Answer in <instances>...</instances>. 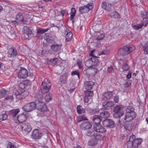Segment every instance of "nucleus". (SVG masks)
<instances>
[{
	"label": "nucleus",
	"instance_id": "obj_1",
	"mask_svg": "<svg viewBox=\"0 0 148 148\" xmlns=\"http://www.w3.org/2000/svg\"><path fill=\"white\" fill-rule=\"evenodd\" d=\"M142 141V139H135V136L133 135L130 136L129 140L126 143L127 147L128 148H138Z\"/></svg>",
	"mask_w": 148,
	"mask_h": 148
},
{
	"label": "nucleus",
	"instance_id": "obj_2",
	"mask_svg": "<svg viewBox=\"0 0 148 148\" xmlns=\"http://www.w3.org/2000/svg\"><path fill=\"white\" fill-rule=\"evenodd\" d=\"M134 109L132 106H128L126 110L125 120L126 122H130L136 117Z\"/></svg>",
	"mask_w": 148,
	"mask_h": 148
},
{
	"label": "nucleus",
	"instance_id": "obj_3",
	"mask_svg": "<svg viewBox=\"0 0 148 148\" xmlns=\"http://www.w3.org/2000/svg\"><path fill=\"white\" fill-rule=\"evenodd\" d=\"M51 86V84L49 79L45 78L41 86L40 90L42 93L44 94L48 92Z\"/></svg>",
	"mask_w": 148,
	"mask_h": 148
},
{
	"label": "nucleus",
	"instance_id": "obj_4",
	"mask_svg": "<svg viewBox=\"0 0 148 148\" xmlns=\"http://www.w3.org/2000/svg\"><path fill=\"white\" fill-rule=\"evenodd\" d=\"M36 99V108L42 113H44L45 112L49 111V109L47 108L45 103L42 101L39 100V99Z\"/></svg>",
	"mask_w": 148,
	"mask_h": 148
},
{
	"label": "nucleus",
	"instance_id": "obj_5",
	"mask_svg": "<svg viewBox=\"0 0 148 148\" xmlns=\"http://www.w3.org/2000/svg\"><path fill=\"white\" fill-rule=\"evenodd\" d=\"M124 106L122 105L116 106L113 108V111L114 113L113 116L116 118L120 117L124 114L123 109Z\"/></svg>",
	"mask_w": 148,
	"mask_h": 148
},
{
	"label": "nucleus",
	"instance_id": "obj_6",
	"mask_svg": "<svg viewBox=\"0 0 148 148\" xmlns=\"http://www.w3.org/2000/svg\"><path fill=\"white\" fill-rule=\"evenodd\" d=\"M135 49V47L134 45L129 46L128 47L125 46L122 49H120L118 52L119 53H120L121 55L124 56L133 52Z\"/></svg>",
	"mask_w": 148,
	"mask_h": 148
},
{
	"label": "nucleus",
	"instance_id": "obj_7",
	"mask_svg": "<svg viewBox=\"0 0 148 148\" xmlns=\"http://www.w3.org/2000/svg\"><path fill=\"white\" fill-rule=\"evenodd\" d=\"M51 95L50 94L43 95L38 94L36 95L35 98H37V99H39V100L42 101L44 103H47L51 100Z\"/></svg>",
	"mask_w": 148,
	"mask_h": 148
},
{
	"label": "nucleus",
	"instance_id": "obj_8",
	"mask_svg": "<svg viewBox=\"0 0 148 148\" xmlns=\"http://www.w3.org/2000/svg\"><path fill=\"white\" fill-rule=\"evenodd\" d=\"M36 106V101L35 102H32L29 103L25 105L23 108L25 112H28L34 110Z\"/></svg>",
	"mask_w": 148,
	"mask_h": 148
},
{
	"label": "nucleus",
	"instance_id": "obj_9",
	"mask_svg": "<svg viewBox=\"0 0 148 148\" xmlns=\"http://www.w3.org/2000/svg\"><path fill=\"white\" fill-rule=\"evenodd\" d=\"M93 8V6L91 3H89L86 5L82 6L79 8V12L81 14L87 12Z\"/></svg>",
	"mask_w": 148,
	"mask_h": 148
},
{
	"label": "nucleus",
	"instance_id": "obj_10",
	"mask_svg": "<svg viewBox=\"0 0 148 148\" xmlns=\"http://www.w3.org/2000/svg\"><path fill=\"white\" fill-rule=\"evenodd\" d=\"M29 116V113L27 112H24L22 114H19L17 117V119L19 123H23L27 119Z\"/></svg>",
	"mask_w": 148,
	"mask_h": 148
},
{
	"label": "nucleus",
	"instance_id": "obj_11",
	"mask_svg": "<svg viewBox=\"0 0 148 148\" xmlns=\"http://www.w3.org/2000/svg\"><path fill=\"white\" fill-rule=\"evenodd\" d=\"M15 93V97L17 99H24L27 95V92L25 90H17Z\"/></svg>",
	"mask_w": 148,
	"mask_h": 148
},
{
	"label": "nucleus",
	"instance_id": "obj_12",
	"mask_svg": "<svg viewBox=\"0 0 148 148\" xmlns=\"http://www.w3.org/2000/svg\"><path fill=\"white\" fill-rule=\"evenodd\" d=\"M28 74V72L26 69L22 68L18 73V77L20 79H25L27 77Z\"/></svg>",
	"mask_w": 148,
	"mask_h": 148
},
{
	"label": "nucleus",
	"instance_id": "obj_13",
	"mask_svg": "<svg viewBox=\"0 0 148 148\" xmlns=\"http://www.w3.org/2000/svg\"><path fill=\"white\" fill-rule=\"evenodd\" d=\"M42 135V134L37 129H34L32 132V136L33 139H39Z\"/></svg>",
	"mask_w": 148,
	"mask_h": 148
},
{
	"label": "nucleus",
	"instance_id": "obj_14",
	"mask_svg": "<svg viewBox=\"0 0 148 148\" xmlns=\"http://www.w3.org/2000/svg\"><path fill=\"white\" fill-rule=\"evenodd\" d=\"M141 15L143 18L142 22L145 24V27H146L148 25V11H141Z\"/></svg>",
	"mask_w": 148,
	"mask_h": 148
},
{
	"label": "nucleus",
	"instance_id": "obj_15",
	"mask_svg": "<svg viewBox=\"0 0 148 148\" xmlns=\"http://www.w3.org/2000/svg\"><path fill=\"white\" fill-rule=\"evenodd\" d=\"M102 123L105 127L112 128L114 126V122L110 119H105L103 121Z\"/></svg>",
	"mask_w": 148,
	"mask_h": 148
},
{
	"label": "nucleus",
	"instance_id": "obj_16",
	"mask_svg": "<svg viewBox=\"0 0 148 148\" xmlns=\"http://www.w3.org/2000/svg\"><path fill=\"white\" fill-rule=\"evenodd\" d=\"M92 125L89 122H83L80 125V127L82 130H85L91 128Z\"/></svg>",
	"mask_w": 148,
	"mask_h": 148
},
{
	"label": "nucleus",
	"instance_id": "obj_17",
	"mask_svg": "<svg viewBox=\"0 0 148 148\" xmlns=\"http://www.w3.org/2000/svg\"><path fill=\"white\" fill-rule=\"evenodd\" d=\"M22 130L25 132H30L32 130V126L29 123H25L23 124L21 127Z\"/></svg>",
	"mask_w": 148,
	"mask_h": 148
},
{
	"label": "nucleus",
	"instance_id": "obj_18",
	"mask_svg": "<svg viewBox=\"0 0 148 148\" xmlns=\"http://www.w3.org/2000/svg\"><path fill=\"white\" fill-rule=\"evenodd\" d=\"M113 96L112 92L110 91L105 92L102 95V99L105 101L110 99L112 98Z\"/></svg>",
	"mask_w": 148,
	"mask_h": 148
},
{
	"label": "nucleus",
	"instance_id": "obj_19",
	"mask_svg": "<svg viewBox=\"0 0 148 148\" xmlns=\"http://www.w3.org/2000/svg\"><path fill=\"white\" fill-rule=\"evenodd\" d=\"M94 130L97 132L102 133L106 131V129L100 124H95L94 126Z\"/></svg>",
	"mask_w": 148,
	"mask_h": 148
},
{
	"label": "nucleus",
	"instance_id": "obj_20",
	"mask_svg": "<svg viewBox=\"0 0 148 148\" xmlns=\"http://www.w3.org/2000/svg\"><path fill=\"white\" fill-rule=\"evenodd\" d=\"M8 56L9 58L14 57L17 55L16 50L14 47H11L8 50Z\"/></svg>",
	"mask_w": 148,
	"mask_h": 148
},
{
	"label": "nucleus",
	"instance_id": "obj_21",
	"mask_svg": "<svg viewBox=\"0 0 148 148\" xmlns=\"http://www.w3.org/2000/svg\"><path fill=\"white\" fill-rule=\"evenodd\" d=\"M24 32L27 35L28 37V39H30L33 36L31 29L27 26L24 27Z\"/></svg>",
	"mask_w": 148,
	"mask_h": 148
},
{
	"label": "nucleus",
	"instance_id": "obj_22",
	"mask_svg": "<svg viewBox=\"0 0 148 148\" xmlns=\"http://www.w3.org/2000/svg\"><path fill=\"white\" fill-rule=\"evenodd\" d=\"M95 84V82L92 81L86 82L85 83L86 89L87 90H91Z\"/></svg>",
	"mask_w": 148,
	"mask_h": 148
},
{
	"label": "nucleus",
	"instance_id": "obj_23",
	"mask_svg": "<svg viewBox=\"0 0 148 148\" xmlns=\"http://www.w3.org/2000/svg\"><path fill=\"white\" fill-rule=\"evenodd\" d=\"M64 33L66 34V40L67 42L70 41L73 37V34L71 32H70L68 29L66 30L65 31Z\"/></svg>",
	"mask_w": 148,
	"mask_h": 148
},
{
	"label": "nucleus",
	"instance_id": "obj_24",
	"mask_svg": "<svg viewBox=\"0 0 148 148\" xmlns=\"http://www.w3.org/2000/svg\"><path fill=\"white\" fill-rule=\"evenodd\" d=\"M123 63L122 66V68L123 71H128L130 68L128 64V61L126 59L123 60Z\"/></svg>",
	"mask_w": 148,
	"mask_h": 148
},
{
	"label": "nucleus",
	"instance_id": "obj_25",
	"mask_svg": "<svg viewBox=\"0 0 148 148\" xmlns=\"http://www.w3.org/2000/svg\"><path fill=\"white\" fill-rule=\"evenodd\" d=\"M112 5L110 4L106 3V2H103L101 6L102 8L108 11H110Z\"/></svg>",
	"mask_w": 148,
	"mask_h": 148
},
{
	"label": "nucleus",
	"instance_id": "obj_26",
	"mask_svg": "<svg viewBox=\"0 0 148 148\" xmlns=\"http://www.w3.org/2000/svg\"><path fill=\"white\" fill-rule=\"evenodd\" d=\"M62 46V44L52 45L51 46V49L52 51L56 52L60 50Z\"/></svg>",
	"mask_w": 148,
	"mask_h": 148
},
{
	"label": "nucleus",
	"instance_id": "obj_27",
	"mask_svg": "<svg viewBox=\"0 0 148 148\" xmlns=\"http://www.w3.org/2000/svg\"><path fill=\"white\" fill-rule=\"evenodd\" d=\"M58 60L57 58H55L50 59L49 60H48L47 61V63L48 64L54 66L57 64Z\"/></svg>",
	"mask_w": 148,
	"mask_h": 148
},
{
	"label": "nucleus",
	"instance_id": "obj_28",
	"mask_svg": "<svg viewBox=\"0 0 148 148\" xmlns=\"http://www.w3.org/2000/svg\"><path fill=\"white\" fill-rule=\"evenodd\" d=\"M20 110L19 108L13 109L10 111L9 114L11 116L14 117L20 112Z\"/></svg>",
	"mask_w": 148,
	"mask_h": 148
},
{
	"label": "nucleus",
	"instance_id": "obj_29",
	"mask_svg": "<svg viewBox=\"0 0 148 148\" xmlns=\"http://www.w3.org/2000/svg\"><path fill=\"white\" fill-rule=\"evenodd\" d=\"M98 143V141L95 138H92L90 139L88 142V144L89 146H94L97 145Z\"/></svg>",
	"mask_w": 148,
	"mask_h": 148
},
{
	"label": "nucleus",
	"instance_id": "obj_30",
	"mask_svg": "<svg viewBox=\"0 0 148 148\" xmlns=\"http://www.w3.org/2000/svg\"><path fill=\"white\" fill-rule=\"evenodd\" d=\"M102 120L99 115H95L93 117V121L95 124H100V122Z\"/></svg>",
	"mask_w": 148,
	"mask_h": 148
},
{
	"label": "nucleus",
	"instance_id": "obj_31",
	"mask_svg": "<svg viewBox=\"0 0 148 148\" xmlns=\"http://www.w3.org/2000/svg\"><path fill=\"white\" fill-rule=\"evenodd\" d=\"M99 57H97L95 56H93L90 59L92 61V64L93 66H95L98 65L99 64V61L98 58Z\"/></svg>",
	"mask_w": 148,
	"mask_h": 148
},
{
	"label": "nucleus",
	"instance_id": "obj_32",
	"mask_svg": "<svg viewBox=\"0 0 148 148\" xmlns=\"http://www.w3.org/2000/svg\"><path fill=\"white\" fill-rule=\"evenodd\" d=\"M8 115L5 112L3 111L0 113V121L1 122L7 119L8 118Z\"/></svg>",
	"mask_w": 148,
	"mask_h": 148
},
{
	"label": "nucleus",
	"instance_id": "obj_33",
	"mask_svg": "<svg viewBox=\"0 0 148 148\" xmlns=\"http://www.w3.org/2000/svg\"><path fill=\"white\" fill-rule=\"evenodd\" d=\"M114 105V103L112 101H108L103 104V106L106 109H108V108L113 107Z\"/></svg>",
	"mask_w": 148,
	"mask_h": 148
},
{
	"label": "nucleus",
	"instance_id": "obj_34",
	"mask_svg": "<svg viewBox=\"0 0 148 148\" xmlns=\"http://www.w3.org/2000/svg\"><path fill=\"white\" fill-rule=\"evenodd\" d=\"M76 119L77 123H79L83 120H88L87 117L84 114L78 116Z\"/></svg>",
	"mask_w": 148,
	"mask_h": 148
},
{
	"label": "nucleus",
	"instance_id": "obj_35",
	"mask_svg": "<svg viewBox=\"0 0 148 148\" xmlns=\"http://www.w3.org/2000/svg\"><path fill=\"white\" fill-rule=\"evenodd\" d=\"M110 116L109 113L107 111H104L100 113V116L102 119L103 118H106Z\"/></svg>",
	"mask_w": 148,
	"mask_h": 148
},
{
	"label": "nucleus",
	"instance_id": "obj_36",
	"mask_svg": "<svg viewBox=\"0 0 148 148\" xmlns=\"http://www.w3.org/2000/svg\"><path fill=\"white\" fill-rule=\"evenodd\" d=\"M111 18H120V15L118 12L116 11H113L109 14Z\"/></svg>",
	"mask_w": 148,
	"mask_h": 148
},
{
	"label": "nucleus",
	"instance_id": "obj_37",
	"mask_svg": "<svg viewBox=\"0 0 148 148\" xmlns=\"http://www.w3.org/2000/svg\"><path fill=\"white\" fill-rule=\"evenodd\" d=\"M77 113L79 114L84 113L85 112V109L83 108L82 106L80 105L77 106Z\"/></svg>",
	"mask_w": 148,
	"mask_h": 148
},
{
	"label": "nucleus",
	"instance_id": "obj_38",
	"mask_svg": "<svg viewBox=\"0 0 148 148\" xmlns=\"http://www.w3.org/2000/svg\"><path fill=\"white\" fill-rule=\"evenodd\" d=\"M7 92L3 88L0 90V99L4 97L7 95Z\"/></svg>",
	"mask_w": 148,
	"mask_h": 148
},
{
	"label": "nucleus",
	"instance_id": "obj_39",
	"mask_svg": "<svg viewBox=\"0 0 148 148\" xmlns=\"http://www.w3.org/2000/svg\"><path fill=\"white\" fill-rule=\"evenodd\" d=\"M67 77L65 74L62 75L60 79V82L62 84H65L67 82Z\"/></svg>",
	"mask_w": 148,
	"mask_h": 148
},
{
	"label": "nucleus",
	"instance_id": "obj_40",
	"mask_svg": "<svg viewBox=\"0 0 148 148\" xmlns=\"http://www.w3.org/2000/svg\"><path fill=\"white\" fill-rule=\"evenodd\" d=\"M145 23L142 22L141 24L133 26V29L136 30H138L139 29H141L143 26H144L145 27Z\"/></svg>",
	"mask_w": 148,
	"mask_h": 148
},
{
	"label": "nucleus",
	"instance_id": "obj_41",
	"mask_svg": "<svg viewBox=\"0 0 148 148\" xmlns=\"http://www.w3.org/2000/svg\"><path fill=\"white\" fill-rule=\"evenodd\" d=\"M85 66L88 68H90L92 66H93V65L92 63V61L90 59V58L87 60L85 63Z\"/></svg>",
	"mask_w": 148,
	"mask_h": 148
},
{
	"label": "nucleus",
	"instance_id": "obj_42",
	"mask_svg": "<svg viewBox=\"0 0 148 148\" xmlns=\"http://www.w3.org/2000/svg\"><path fill=\"white\" fill-rule=\"evenodd\" d=\"M85 95L91 98L93 95V91L87 90L84 91Z\"/></svg>",
	"mask_w": 148,
	"mask_h": 148
},
{
	"label": "nucleus",
	"instance_id": "obj_43",
	"mask_svg": "<svg viewBox=\"0 0 148 148\" xmlns=\"http://www.w3.org/2000/svg\"><path fill=\"white\" fill-rule=\"evenodd\" d=\"M76 14V10L75 8H72L71 9V13L70 20L73 21L74 17L75 16Z\"/></svg>",
	"mask_w": 148,
	"mask_h": 148
},
{
	"label": "nucleus",
	"instance_id": "obj_44",
	"mask_svg": "<svg viewBox=\"0 0 148 148\" xmlns=\"http://www.w3.org/2000/svg\"><path fill=\"white\" fill-rule=\"evenodd\" d=\"M105 36L104 34H101L99 32H98L97 33L96 39L98 40H101Z\"/></svg>",
	"mask_w": 148,
	"mask_h": 148
},
{
	"label": "nucleus",
	"instance_id": "obj_45",
	"mask_svg": "<svg viewBox=\"0 0 148 148\" xmlns=\"http://www.w3.org/2000/svg\"><path fill=\"white\" fill-rule=\"evenodd\" d=\"M18 85L19 88H18L17 90H25L24 89L25 88V87L24 84L23 80L20 81Z\"/></svg>",
	"mask_w": 148,
	"mask_h": 148
},
{
	"label": "nucleus",
	"instance_id": "obj_46",
	"mask_svg": "<svg viewBox=\"0 0 148 148\" xmlns=\"http://www.w3.org/2000/svg\"><path fill=\"white\" fill-rule=\"evenodd\" d=\"M143 48L144 54H148V40L145 42Z\"/></svg>",
	"mask_w": 148,
	"mask_h": 148
},
{
	"label": "nucleus",
	"instance_id": "obj_47",
	"mask_svg": "<svg viewBox=\"0 0 148 148\" xmlns=\"http://www.w3.org/2000/svg\"><path fill=\"white\" fill-rule=\"evenodd\" d=\"M50 28L46 29H38L37 31V33L38 34H42L47 32Z\"/></svg>",
	"mask_w": 148,
	"mask_h": 148
},
{
	"label": "nucleus",
	"instance_id": "obj_48",
	"mask_svg": "<svg viewBox=\"0 0 148 148\" xmlns=\"http://www.w3.org/2000/svg\"><path fill=\"white\" fill-rule=\"evenodd\" d=\"M90 74L92 75L95 74L98 71V69L95 68H92L90 69Z\"/></svg>",
	"mask_w": 148,
	"mask_h": 148
},
{
	"label": "nucleus",
	"instance_id": "obj_49",
	"mask_svg": "<svg viewBox=\"0 0 148 148\" xmlns=\"http://www.w3.org/2000/svg\"><path fill=\"white\" fill-rule=\"evenodd\" d=\"M95 138L97 140H103V138L105 136H102L100 134H96L94 135Z\"/></svg>",
	"mask_w": 148,
	"mask_h": 148
},
{
	"label": "nucleus",
	"instance_id": "obj_50",
	"mask_svg": "<svg viewBox=\"0 0 148 148\" xmlns=\"http://www.w3.org/2000/svg\"><path fill=\"white\" fill-rule=\"evenodd\" d=\"M23 81L25 88L30 86L31 84V82L29 80L26 79L23 80Z\"/></svg>",
	"mask_w": 148,
	"mask_h": 148
},
{
	"label": "nucleus",
	"instance_id": "obj_51",
	"mask_svg": "<svg viewBox=\"0 0 148 148\" xmlns=\"http://www.w3.org/2000/svg\"><path fill=\"white\" fill-rule=\"evenodd\" d=\"M16 19L19 21H22L23 22L25 21L23 20V16L21 14H17L16 16Z\"/></svg>",
	"mask_w": 148,
	"mask_h": 148
},
{
	"label": "nucleus",
	"instance_id": "obj_52",
	"mask_svg": "<svg viewBox=\"0 0 148 148\" xmlns=\"http://www.w3.org/2000/svg\"><path fill=\"white\" fill-rule=\"evenodd\" d=\"M114 70L112 66L108 67L107 69V72L108 73H114Z\"/></svg>",
	"mask_w": 148,
	"mask_h": 148
},
{
	"label": "nucleus",
	"instance_id": "obj_53",
	"mask_svg": "<svg viewBox=\"0 0 148 148\" xmlns=\"http://www.w3.org/2000/svg\"><path fill=\"white\" fill-rule=\"evenodd\" d=\"M71 75L72 76H74L75 75H77L78 78L79 79L80 77V73L79 72L76 71H73L71 72Z\"/></svg>",
	"mask_w": 148,
	"mask_h": 148
},
{
	"label": "nucleus",
	"instance_id": "obj_54",
	"mask_svg": "<svg viewBox=\"0 0 148 148\" xmlns=\"http://www.w3.org/2000/svg\"><path fill=\"white\" fill-rule=\"evenodd\" d=\"M95 133L94 131L92 130H89L87 132L86 135L88 136H91L93 135H94Z\"/></svg>",
	"mask_w": 148,
	"mask_h": 148
},
{
	"label": "nucleus",
	"instance_id": "obj_55",
	"mask_svg": "<svg viewBox=\"0 0 148 148\" xmlns=\"http://www.w3.org/2000/svg\"><path fill=\"white\" fill-rule=\"evenodd\" d=\"M131 83L130 80H128L126 81V82L124 84V86L125 88H127L130 86L131 85Z\"/></svg>",
	"mask_w": 148,
	"mask_h": 148
},
{
	"label": "nucleus",
	"instance_id": "obj_56",
	"mask_svg": "<svg viewBox=\"0 0 148 148\" xmlns=\"http://www.w3.org/2000/svg\"><path fill=\"white\" fill-rule=\"evenodd\" d=\"M109 53V50L108 49L104 50L100 52L101 55H108Z\"/></svg>",
	"mask_w": 148,
	"mask_h": 148
},
{
	"label": "nucleus",
	"instance_id": "obj_57",
	"mask_svg": "<svg viewBox=\"0 0 148 148\" xmlns=\"http://www.w3.org/2000/svg\"><path fill=\"white\" fill-rule=\"evenodd\" d=\"M90 69H87L84 70V73L86 75H90Z\"/></svg>",
	"mask_w": 148,
	"mask_h": 148
},
{
	"label": "nucleus",
	"instance_id": "obj_58",
	"mask_svg": "<svg viewBox=\"0 0 148 148\" xmlns=\"http://www.w3.org/2000/svg\"><path fill=\"white\" fill-rule=\"evenodd\" d=\"M132 73V71H128V72L126 75V78L127 79H129L131 78Z\"/></svg>",
	"mask_w": 148,
	"mask_h": 148
},
{
	"label": "nucleus",
	"instance_id": "obj_59",
	"mask_svg": "<svg viewBox=\"0 0 148 148\" xmlns=\"http://www.w3.org/2000/svg\"><path fill=\"white\" fill-rule=\"evenodd\" d=\"M91 99L90 97L85 95L84 99V102L85 103H88L89 102V99Z\"/></svg>",
	"mask_w": 148,
	"mask_h": 148
},
{
	"label": "nucleus",
	"instance_id": "obj_60",
	"mask_svg": "<svg viewBox=\"0 0 148 148\" xmlns=\"http://www.w3.org/2000/svg\"><path fill=\"white\" fill-rule=\"evenodd\" d=\"M10 99V100H13V97L12 95L11 96H7L5 99V100H8Z\"/></svg>",
	"mask_w": 148,
	"mask_h": 148
},
{
	"label": "nucleus",
	"instance_id": "obj_61",
	"mask_svg": "<svg viewBox=\"0 0 148 148\" xmlns=\"http://www.w3.org/2000/svg\"><path fill=\"white\" fill-rule=\"evenodd\" d=\"M114 101L116 103H118L119 101V97L118 96H115L114 99Z\"/></svg>",
	"mask_w": 148,
	"mask_h": 148
},
{
	"label": "nucleus",
	"instance_id": "obj_62",
	"mask_svg": "<svg viewBox=\"0 0 148 148\" xmlns=\"http://www.w3.org/2000/svg\"><path fill=\"white\" fill-rule=\"evenodd\" d=\"M14 146L12 144L10 143L8 144V145L7 148H14Z\"/></svg>",
	"mask_w": 148,
	"mask_h": 148
},
{
	"label": "nucleus",
	"instance_id": "obj_63",
	"mask_svg": "<svg viewBox=\"0 0 148 148\" xmlns=\"http://www.w3.org/2000/svg\"><path fill=\"white\" fill-rule=\"evenodd\" d=\"M47 42L49 43H50V44L53 43L54 42V40H53L51 39H49L48 38L47 39Z\"/></svg>",
	"mask_w": 148,
	"mask_h": 148
},
{
	"label": "nucleus",
	"instance_id": "obj_64",
	"mask_svg": "<svg viewBox=\"0 0 148 148\" xmlns=\"http://www.w3.org/2000/svg\"><path fill=\"white\" fill-rule=\"evenodd\" d=\"M97 112V111L96 110H94L91 111V112H90V113L91 114H96Z\"/></svg>",
	"mask_w": 148,
	"mask_h": 148
}]
</instances>
